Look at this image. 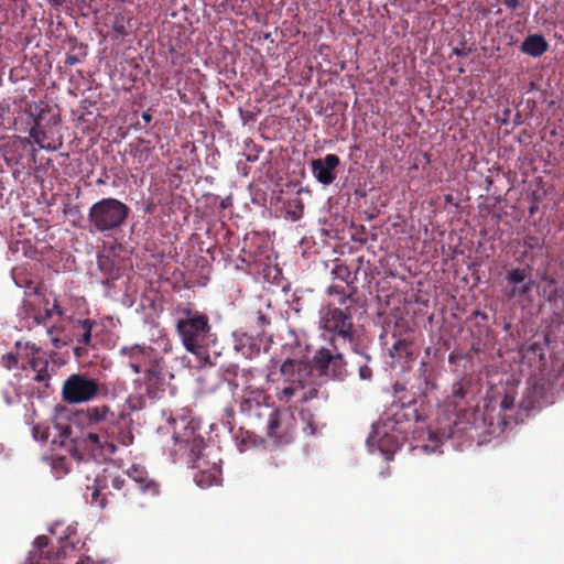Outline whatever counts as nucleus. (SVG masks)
I'll return each instance as SVG.
<instances>
[{"label":"nucleus","mask_w":564,"mask_h":564,"mask_svg":"<svg viewBox=\"0 0 564 564\" xmlns=\"http://www.w3.org/2000/svg\"><path fill=\"white\" fill-rule=\"evenodd\" d=\"M91 502L105 508L116 500L130 510L145 507L144 496L155 497L160 492V485L151 478L144 467L132 465L127 470V477L102 470L96 475L93 485H87Z\"/></svg>","instance_id":"1"},{"label":"nucleus","mask_w":564,"mask_h":564,"mask_svg":"<svg viewBox=\"0 0 564 564\" xmlns=\"http://www.w3.org/2000/svg\"><path fill=\"white\" fill-rule=\"evenodd\" d=\"M174 445L172 454L174 462H182L188 467L196 469L194 480L200 488H208L217 485L221 468L216 463H209L203 451L205 448L204 438L196 432V426L186 417L174 420Z\"/></svg>","instance_id":"2"},{"label":"nucleus","mask_w":564,"mask_h":564,"mask_svg":"<svg viewBox=\"0 0 564 564\" xmlns=\"http://www.w3.org/2000/svg\"><path fill=\"white\" fill-rule=\"evenodd\" d=\"M319 328L327 334L333 350H341L347 347L356 354H360L367 361L370 357L359 350V337L354 328L352 307H338L328 304L319 312Z\"/></svg>","instance_id":"3"},{"label":"nucleus","mask_w":564,"mask_h":564,"mask_svg":"<svg viewBox=\"0 0 564 564\" xmlns=\"http://www.w3.org/2000/svg\"><path fill=\"white\" fill-rule=\"evenodd\" d=\"M175 313V329L184 348L198 358L208 357L206 348L212 341L209 317L189 306H178Z\"/></svg>","instance_id":"4"},{"label":"nucleus","mask_w":564,"mask_h":564,"mask_svg":"<svg viewBox=\"0 0 564 564\" xmlns=\"http://www.w3.org/2000/svg\"><path fill=\"white\" fill-rule=\"evenodd\" d=\"M130 208L121 200L112 197L101 198L89 208L88 220L98 232H108L124 225Z\"/></svg>","instance_id":"5"},{"label":"nucleus","mask_w":564,"mask_h":564,"mask_svg":"<svg viewBox=\"0 0 564 564\" xmlns=\"http://www.w3.org/2000/svg\"><path fill=\"white\" fill-rule=\"evenodd\" d=\"M269 400L270 397L261 388L248 386L241 397L240 412L251 425L260 429L267 419L274 413V406Z\"/></svg>","instance_id":"6"},{"label":"nucleus","mask_w":564,"mask_h":564,"mask_svg":"<svg viewBox=\"0 0 564 564\" xmlns=\"http://www.w3.org/2000/svg\"><path fill=\"white\" fill-rule=\"evenodd\" d=\"M281 375L285 386L278 388L276 398L280 402L288 403L296 398L300 401L301 384L310 377L311 367L306 361L286 359L281 365Z\"/></svg>","instance_id":"7"},{"label":"nucleus","mask_w":564,"mask_h":564,"mask_svg":"<svg viewBox=\"0 0 564 564\" xmlns=\"http://www.w3.org/2000/svg\"><path fill=\"white\" fill-rule=\"evenodd\" d=\"M101 383L87 373H73L63 383L62 399L68 404H79L99 395Z\"/></svg>","instance_id":"8"},{"label":"nucleus","mask_w":564,"mask_h":564,"mask_svg":"<svg viewBox=\"0 0 564 564\" xmlns=\"http://www.w3.org/2000/svg\"><path fill=\"white\" fill-rule=\"evenodd\" d=\"M75 449L82 452L80 459L85 456L95 462H104L117 452V444L111 443V437L83 430L75 441Z\"/></svg>","instance_id":"9"},{"label":"nucleus","mask_w":564,"mask_h":564,"mask_svg":"<svg viewBox=\"0 0 564 564\" xmlns=\"http://www.w3.org/2000/svg\"><path fill=\"white\" fill-rule=\"evenodd\" d=\"M278 444H289L294 440L296 420L290 408L276 409L260 427Z\"/></svg>","instance_id":"10"},{"label":"nucleus","mask_w":564,"mask_h":564,"mask_svg":"<svg viewBox=\"0 0 564 564\" xmlns=\"http://www.w3.org/2000/svg\"><path fill=\"white\" fill-rule=\"evenodd\" d=\"M304 361V359H302ZM305 361L310 365L311 371L316 370L319 375L341 379L347 373V362L345 361L340 350L334 352L325 347L315 351L312 360Z\"/></svg>","instance_id":"11"},{"label":"nucleus","mask_w":564,"mask_h":564,"mask_svg":"<svg viewBox=\"0 0 564 564\" xmlns=\"http://www.w3.org/2000/svg\"><path fill=\"white\" fill-rule=\"evenodd\" d=\"M116 416L108 405L90 406L84 413L83 430L111 437Z\"/></svg>","instance_id":"12"},{"label":"nucleus","mask_w":564,"mask_h":564,"mask_svg":"<svg viewBox=\"0 0 564 564\" xmlns=\"http://www.w3.org/2000/svg\"><path fill=\"white\" fill-rule=\"evenodd\" d=\"M340 159L336 154H327L324 159L312 161V173L314 177L323 185H330L337 177V167Z\"/></svg>","instance_id":"13"},{"label":"nucleus","mask_w":564,"mask_h":564,"mask_svg":"<svg viewBox=\"0 0 564 564\" xmlns=\"http://www.w3.org/2000/svg\"><path fill=\"white\" fill-rule=\"evenodd\" d=\"M97 323L93 319H77L74 323V338L77 346L74 348L76 357H83L87 354L88 347L91 346V332Z\"/></svg>","instance_id":"14"},{"label":"nucleus","mask_w":564,"mask_h":564,"mask_svg":"<svg viewBox=\"0 0 564 564\" xmlns=\"http://www.w3.org/2000/svg\"><path fill=\"white\" fill-rule=\"evenodd\" d=\"M145 386L151 398H160V393L164 392V377L158 365L145 369Z\"/></svg>","instance_id":"15"},{"label":"nucleus","mask_w":564,"mask_h":564,"mask_svg":"<svg viewBox=\"0 0 564 564\" xmlns=\"http://www.w3.org/2000/svg\"><path fill=\"white\" fill-rule=\"evenodd\" d=\"M521 52L532 57H539L549 50V43L542 34H531L521 44Z\"/></svg>","instance_id":"16"},{"label":"nucleus","mask_w":564,"mask_h":564,"mask_svg":"<svg viewBox=\"0 0 564 564\" xmlns=\"http://www.w3.org/2000/svg\"><path fill=\"white\" fill-rule=\"evenodd\" d=\"M134 436L131 427L127 424L122 415H117L115 420L113 436H111L112 444H120L122 446H130L133 443Z\"/></svg>","instance_id":"17"},{"label":"nucleus","mask_w":564,"mask_h":564,"mask_svg":"<svg viewBox=\"0 0 564 564\" xmlns=\"http://www.w3.org/2000/svg\"><path fill=\"white\" fill-rule=\"evenodd\" d=\"M14 347L17 349L19 359L26 361L30 367L32 362L42 359V357L39 356L42 351V348L35 343L18 340Z\"/></svg>","instance_id":"18"},{"label":"nucleus","mask_w":564,"mask_h":564,"mask_svg":"<svg viewBox=\"0 0 564 564\" xmlns=\"http://www.w3.org/2000/svg\"><path fill=\"white\" fill-rule=\"evenodd\" d=\"M348 291L345 290V288L340 285H330L328 286L326 293L328 295H338V304L339 306H354L356 304L355 294H356V286H347Z\"/></svg>","instance_id":"19"},{"label":"nucleus","mask_w":564,"mask_h":564,"mask_svg":"<svg viewBox=\"0 0 564 564\" xmlns=\"http://www.w3.org/2000/svg\"><path fill=\"white\" fill-rule=\"evenodd\" d=\"M47 139V134L44 131L42 123L32 124L29 131V138L25 139L26 143H36L40 148L46 150H55L54 147L50 144H45V140Z\"/></svg>","instance_id":"20"},{"label":"nucleus","mask_w":564,"mask_h":564,"mask_svg":"<svg viewBox=\"0 0 564 564\" xmlns=\"http://www.w3.org/2000/svg\"><path fill=\"white\" fill-rule=\"evenodd\" d=\"M47 368H48V361L44 358L31 364V369L35 372L34 380L36 382L44 383L45 387H48V381L51 378V375H50Z\"/></svg>","instance_id":"21"},{"label":"nucleus","mask_w":564,"mask_h":564,"mask_svg":"<svg viewBox=\"0 0 564 564\" xmlns=\"http://www.w3.org/2000/svg\"><path fill=\"white\" fill-rule=\"evenodd\" d=\"M46 105L44 102H29L25 106V113L32 118V124L42 123L45 113L47 112Z\"/></svg>","instance_id":"22"},{"label":"nucleus","mask_w":564,"mask_h":564,"mask_svg":"<svg viewBox=\"0 0 564 564\" xmlns=\"http://www.w3.org/2000/svg\"><path fill=\"white\" fill-rule=\"evenodd\" d=\"M120 354L121 356H124V357H128L129 360H133V361H141L144 364L145 359L149 358L150 356V352L135 345V346H132V347H122L121 350H120Z\"/></svg>","instance_id":"23"},{"label":"nucleus","mask_w":564,"mask_h":564,"mask_svg":"<svg viewBox=\"0 0 564 564\" xmlns=\"http://www.w3.org/2000/svg\"><path fill=\"white\" fill-rule=\"evenodd\" d=\"M332 274L335 279L345 282L347 286H354L355 278L351 276L349 267L345 263H337L332 270Z\"/></svg>","instance_id":"24"},{"label":"nucleus","mask_w":564,"mask_h":564,"mask_svg":"<svg viewBox=\"0 0 564 564\" xmlns=\"http://www.w3.org/2000/svg\"><path fill=\"white\" fill-rule=\"evenodd\" d=\"M15 123V119L11 116L10 105L0 101V129L8 130Z\"/></svg>","instance_id":"25"},{"label":"nucleus","mask_w":564,"mask_h":564,"mask_svg":"<svg viewBox=\"0 0 564 564\" xmlns=\"http://www.w3.org/2000/svg\"><path fill=\"white\" fill-rule=\"evenodd\" d=\"M528 271L523 268H516L509 271L506 275L508 284L518 285L527 283Z\"/></svg>","instance_id":"26"},{"label":"nucleus","mask_w":564,"mask_h":564,"mask_svg":"<svg viewBox=\"0 0 564 564\" xmlns=\"http://www.w3.org/2000/svg\"><path fill=\"white\" fill-rule=\"evenodd\" d=\"M533 282L529 280L527 283L513 285L509 291L506 292L508 299H514L518 296H524L532 290Z\"/></svg>","instance_id":"27"},{"label":"nucleus","mask_w":564,"mask_h":564,"mask_svg":"<svg viewBox=\"0 0 564 564\" xmlns=\"http://www.w3.org/2000/svg\"><path fill=\"white\" fill-rule=\"evenodd\" d=\"M468 390H469L468 381H466V380L457 381L452 386V397L455 400L462 401L466 398Z\"/></svg>","instance_id":"28"},{"label":"nucleus","mask_w":564,"mask_h":564,"mask_svg":"<svg viewBox=\"0 0 564 564\" xmlns=\"http://www.w3.org/2000/svg\"><path fill=\"white\" fill-rule=\"evenodd\" d=\"M308 378L301 384L300 402H307L317 397L318 390L308 383Z\"/></svg>","instance_id":"29"},{"label":"nucleus","mask_w":564,"mask_h":564,"mask_svg":"<svg viewBox=\"0 0 564 564\" xmlns=\"http://www.w3.org/2000/svg\"><path fill=\"white\" fill-rule=\"evenodd\" d=\"M19 360L17 352H8L2 357V364L9 370L19 368Z\"/></svg>","instance_id":"30"},{"label":"nucleus","mask_w":564,"mask_h":564,"mask_svg":"<svg viewBox=\"0 0 564 564\" xmlns=\"http://www.w3.org/2000/svg\"><path fill=\"white\" fill-rule=\"evenodd\" d=\"M112 30L118 35H120V36L128 35V30H127V26H126V21H124V18L122 15L116 17V19L113 21Z\"/></svg>","instance_id":"31"},{"label":"nucleus","mask_w":564,"mask_h":564,"mask_svg":"<svg viewBox=\"0 0 564 564\" xmlns=\"http://www.w3.org/2000/svg\"><path fill=\"white\" fill-rule=\"evenodd\" d=\"M523 246L530 250H535V249L541 250L543 245L539 237L527 236L523 239Z\"/></svg>","instance_id":"32"},{"label":"nucleus","mask_w":564,"mask_h":564,"mask_svg":"<svg viewBox=\"0 0 564 564\" xmlns=\"http://www.w3.org/2000/svg\"><path fill=\"white\" fill-rule=\"evenodd\" d=\"M410 347H411V343L406 339H398L393 345H392V350L395 351L398 355H401L402 352L409 355L410 354Z\"/></svg>","instance_id":"33"},{"label":"nucleus","mask_w":564,"mask_h":564,"mask_svg":"<svg viewBox=\"0 0 564 564\" xmlns=\"http://www.w3.org/2000/svg\"><path fill=\"white\" fill-rule=\"evenodd\" d=\"M527 352L539 355L540 360H544L545 358L543 346L541 343L538 341L531 343L528 346Z\"/></svg>","instance_id":"34"},{"label":"nucleus","mask_w":564,"mask_h":564,"mask_svg":"<svg viewBox=\"0 0 564 564\" xmlns=\"http://www.w3.org/2000/svg\"><path fill=\"white\" fill-rule=\"evenodd\" d=\"M256 324L260 329V333H263L264 328L270 324V318L267 317L263 313L258 312L256 316Z\"/></svg>","instance_id":"35"},{"label":"nucleus","mask_w":564,"mask_h":564,"mask_svg":"<svg viewBox=\"0 0 564 564\" xmlns=\"http://www.w3.org/2000/svg\"><path fill=\"white\" fill-rule=\"evenodd\" d=\"M359 377L362 380H368L372 377V370L367 365H360L359 366Z\"/></svg>","instance_id":"36"},{"label":"nucleus","mask_w":564,"mask_h":564,"mask_svg":"<svg viewBox=\"0 0 564 564\" xmlns=\"http://www.w3.org/2000/svg\"><path fill=\"white\" fill-rule=\"evenodd\" d=\"M53 333H54V328L53 327L52 328H47V334L51 336V341H52L53 346L56 347V348H59V347L64 346L66 343L62 341L57 337H54Z\"/></svg>","instance_id":"37"},{"label":"nucleus","mask_w":564,"mask_h":564,"mask_svg":"<svg viewBox=\"0 0 564 564\" xmlns=\"http://www.w3.org/2000/svg\"><path fill=\"white\" fill-rule=\"evenodd\" d=\"M34 544L37 549L42 550L48 545V538L45 535H40L35 539Z\"/></svg>","instance_id":"38"},{"label":"nucleus","mask_w":564,"mask_h":564,"mask_svg":"<svg viewBox=\"0 0 564 564\" xmlns=\"http://www.w3.org/2000/svg\"><path fill=\"white\" fill-rule=\"evenodd\" d=\"M128 365L134 373H140L143 370V366H144L143 362L138 361V360L137 361L129 360Z\"/></svg>","instance_id":"39"},{"label":"nucleus","mask_w":564,"mask_h":564,"mask_svg":"<svg viewBox=\"0 0 564 564\" xmlns=\"http://www.w3.org/2000/svg\"><path fill=\"white\" fill-rule=\"evenodd\" d=\"M53 314H55V313L53 312V310H52V308L46 307V308H45V313H44V315H43V316L39 315V316H35L34 318H35V322H36L37 324H42V323H44V321H45L46 318H51Z\"/></svg>","instance_id":"40"},{"label":"nucleus","mask_w":564,"mask_h":564,"mask_svg":"<svg viewBox=\"0 0 564 564\" xmlns=\"http://www.w3.org/2000/svg\"><path fill=\"white\" fill-rule=\"evenodd\" d=\"M501 408L503 410H510L513 405V398L512 397H509V395H506L502 401H501Z\"/></svg>","instance_id":"41"},{"label":"nucleus","mask_w":564,"mask_h":564,"mask_svg":"<svg viewBox=\"0 0 564 564\" xmlns=\"http://www.w3.org/2000/svg\"><path fill=\"white\" fill-rule=\"evenodd\" d=\"M80 62V58L76 55H73V54H67L66 55V58H65V64L66 65H69V66H73V65H76Z\"/></svg>","instance_id":"42"},{"label":"nucleus","mask_w":564,"mask_h":564,"mask_svg":"<svg viewBox=\"0 0 564 564\" xmlns=\"http://www.w3.org/2000/svg\"><path fill=\"white\" fill-rule=\"evenodd\" d=\"M56 427H58L59 435L62 437H69L70 436L72 429H70L69 425H57Z\"/></svg>","instance_id":"43"},{"label":"nucleus","mask_w":564,"mask_h":564,"mask_svg":"<svg viewBox=\"0 0 564 564\" xmlns=\"http://www.w3.org/2000/svg\"><path fill=\"white\" fill-rule=\"evenodd\" d=\"M52 310L59 317L64 316V314H65V312H64L63 307L59 305L57 299L54 300Z\"/></svg>","instance_id":"44"},{"label":"nucleus","mask_w":564,"mask_h":564,"mask_svg":"<svg viewBox=\"0 0 564 564\" xmlns=\"http://www.w3.org/2000/svg\"><path fill=\"white\" fill-rule=\"evenodd\" d=\"M503 4L508 9H516L520 4V0H503Z\"/></svg>","instance_id":"45"},{"label":"nucleus","mask_w":564,"mask_h":564,"mask_svg":"<svg viewBox=\"0 0 564 564\" xmlns=\"http://www.w3.org/2000/svg\"><path fill=\"white\" fill-rule=\"evenodd\" d=\"M230 205H231V198L230 197H226L225 199L221 200L220 208L226 209Z\"/></svg>","instance_id":"46"},{"label":"nucleus","mask_w":564,"mask_h":564,"mask_svg":"<svg viewBox=\"0 0 564 564\" xmlns=\"http://www.w3.org/2000/svg\"><path fill=\"white\" fill-rule=\"evenodd\" d=\"M142 119L144 120L145 123H149L152 120V115L150 113L149 110L142 112Z\"/></svg>","instance_id":"47"},{"label":"nucleus","mask_w":564,"mask_h":564,"mask_svg":"<svg viewBox=\"0 0 564 564\" xmlns=\"http://www.w3.org/2000/svg\"><path fill=\"white\" fill-rule=\"evenodd\" d=\"M50 3L55 8H59L65 3V0H50Z\"/></svg>","instance_id":"48"},{"label":"nucleus","mask_w":564,"mask_h":564,"mask_svg":"<svg viewBox=\"0 0 564 564\" xmlns=\"http://www.w3.org/2000/svg\"><path fill=\"white\" fill-rule=\"evenodd\" d=\"M308 430V434H315V427L313 426L312 422L308 420L307 426L305 427V431Z\"/></svg>","instance_id":"49"},{"label":"nucleus","mask_w":564,"mask_h":564,"mask_svg":"<svg viewBox=\"0 0 564 564\" xmlns=\"http://www.w3.org/2000/svg\"><path fill=\"white\" fill-rule=\"evenodd\" d=\"M453 52L457 56H466L467 55V52L465 50H462V48H454Z\"/></svg>","instance_id":"50"},{"label":"nucleus","mask_w":564,"mask_h":564,"mask_svg":"<svg viewBox=\"0 0 564 564\" xmlns=\"http://www.w3.org/2000/svg\"><path fill=\"white\" fill-rule=\"evenodd\" d=\"M268 464H269V468H271V467L279 468V467H281L282 465H284L283 463H282V464H279V463H276V462H274V460H270Z\"/></svg>","instance_id":"51"},{"label":"nucleus","mask_w":564,"mask_h":564,"mask_svg":"<svg viewBox=\"0 0 564 564\" xmlns=\"http://www.w3.org/2000/svg\"><path fill=\"white\" fill-rule=\"evenodd\" d=\"M107 261H108V259H102V258H100V259L98 260L99 267H100L102 270H105V265H106V262H107Z\"/></svg>","instance_id":"52"},{"label":"nucleus","mask_w":564,"mask_h":564,"mask_svg":"<svg viewBox=\"0 0 564 564\" xmlns=\"http://www.w3.org/2000/svg\"><path fill=\"white\" fill-rule=\"evenodd\" d=\"M430 386L431 388H435L434 383H431L427 380H425V389L423 390L424 393L430 390Z\"/></svg>","instance_id":"53"},{"label":"nucleus","mask_w":564,"mask_h":564,"mask_svg":"<svg viewBox=\"0 0 564 564\" xmlns=\"http://www.w3.org/2000/svg\"><path fill=\"white\" fill-rule=\"evenodd\" d=\"M226 372H227V373H231V372H232L234 375H236V372H237V367H236V366H232L231 368H228V369L226 370Z\"/></svg>","instance_id":"54"},{"label":"nucleus","mask_w":564,"mask_h":564,"mask_svg":"<svg viewBox=\"0 0 564 564\" xmlns=\"http://www.w3.org/2000/svg\"><path fill=\"white\" fill-rule=\"evenodd\" d=\"M535 212H536V206H534V205H533V206H531V207H530V209H529V213H530L531 215H533V214H535Z\"/></svg>","instance_id":"55"},{"label":"nucleus","mask_w":564,"mask_h":564,"mask_svg":"<svg viewBox=\"0 0 564 564\" xmlns=\"http://www.w3.org/2000/svg\"><path fill=\"white\" fill-rule=\"evenodd\" d=\"M452 200V196L451 195H447L446 196V202H451Z\"/></svg>","instance_id":"56"}]
</instances>
